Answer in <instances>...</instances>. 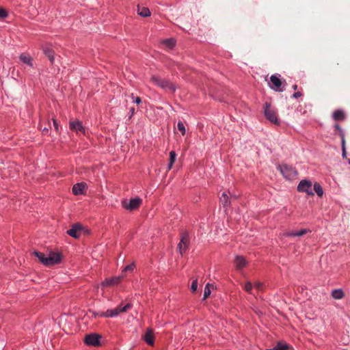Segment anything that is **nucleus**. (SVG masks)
<instances>
[{"label":"nucleus","instance_id":"f257e3e1","mask_svg":"<svg viewBox=\"0 0 350 350\" xmlns=\"http://www.w3.org/2000/svg\"><path fill=\"white\" fill-rule=\"evenodd\" d=\"M263 113L265 118L271 123L279 125L280 120L278 119L275 109L269 103L266 102L263 105Z\"/></svg>","mask_w":350,"mask_h":350},{"label":"nucleus","instance_id":"f03ea898","mask_svg":"<svg viewBox=\"0 0 350 350\" xmlns=\"http://www.w3.org/2000/svg\"><path fill=\"white\" fill-rule=\"evenodd\" d=\"M131 307L132 305L129 303L126 304L125 306L120 304L114 309L107 310L106 312H102L100 316L103 317H114L121 312H126Z\"/></svg>","mask_w":350,"mask_h":350},{"label":"nucleus","instance_id":"7ed1b4c3","mask_svg":"<svg viewBox=\"0 0 350 350\" xmlns=\"http://www.w3.org/2000/svg\"><path fill=\"white\" fill-rule=\"evenodd\" d=\"M150 80L156 85L163 90H168L170 92H174L176 90L175 85L166 79H161L156 76H152Z\"/></svg>","mask_w":350,"mask_h":350},{"label":"nucleus","instance_id":"20e7f679","mask_svg":"<svg viewBox=\"0 0 350 350\" xmlns=\"http://www.w3.org/2000/svg\"><path fill=\"white\" fill-rule=\"evenodd\" d=\"M278 168L280 169L282 174L286 179H289V180L293 179L297 175V172L291 165L284 164V165H279Z\"/></svg>","mask_w":350,"mask_h":350},{"label":"nucleus","instance_id":"39448f33","mask_svg":"<svg viewBox=\"0 0 350 350\" xmlns=\"http://www.w3.org/2000/svg\"><path fill=\"white\" fill-rule=\"evenodd\" d=\"M142 202V200L140 198L137 197V198L131 199L129 200V202H127L126 200H124L122 202V206L125 209L131 211H133V210L138 208L139 207V206L141 205Z\"/></svg>","mask_w":350,"mask_h":350},{"label":"nucleus","instance_id":"423d86ee","mask_svg":"<svg viewBox=\"0 0 350 350\" xmlns=\"http://www.w3.org/2000/svg\"><path fill=\"white\" fill-rule=\"evenodd\" d=\"M299 192H306L308 196H313L314 192L312 187V182L308 180H302L297 186Z\"/></svg>","mask_w":350,"mask_h":350},{"label":"nucleus","instance_id":"0eeeda50","mask_svg":"<svg viewBox=\"0 0 350 350\" xmlns=\"http://www.w3.org/2000/svg\"><path fill=\"white\" fill-rule=\"evenodd\" d=\"M62 258V256L59 253L50 252L48 256H46L45 265L52 266L58 264L61 262Z\"/></svg>","mask_w":350,"mask_h":350},{"label":"nucleus","instance_id":"6e6552de","mask_svg":"<svg viewBox=\"0 0 350 350\" xmlns=\"http://www.w3.org/2000/svg\"><path fill=\"white\" fill-rule=\"evenodd\" d=\"M189 243V238L187 233L182 234L180 242L178 244L179 253L183 255L187 250Z\"/></svg>","mask_w":350,"mask_h":350},{"label":"nucleus","instance_id":"1a4fd4ad","mask_svg":"<svg viewBox=\"0 0 350 350\" xmlns=\"http://www.w3.org/2000/svg\"><path fill=\"white\" fill-rule=\"evenodd\" d=\"M270 81L272 83V85L270 86L271 89L277 92L284 91V87H282V85L285 81L282 82L276 75H271Z\"/></svg>","mask_w":350,"mask_h":350},{"label":"nucleus","instance_id":"9d476101","mask_svg":"<svg viewBox=\"0 0 350 350\" xmlns=\"http://www.w3.org/2000/svg\"><path fill=\"white\" fill-rule=\"evenodd\" d=\"M82 226L80 224L76 223L72 226V228L67 230V234L70 237L77 239L81 236Z\"/></svg>","mask_w":350,"mask_h":350},{"label":"nucleus","instance_id":"9b49d317","mask_svg":"<svg viewBox=\"0 0 350 350\" xmlns=\"http://www.w3.org/2000/svg\"><path fill=\"white\" fill-rule=\"evenodd\" d=\"M70 129L77 133H82L85 135V128L82 125V122L79 120L70 121L69 124Z\"/></svg>","mask_w":350,"mask_h":350},{"label":"nucleus","instance_id":"f8f14e48","mask_svg":"<svg viewBox=\"0 0 350 350\" xmlns=\"http://www.w3.org/2000/svg\"><path fill=\"white\" fill-rule=\"evenodd\" d=\"M100 336L96 334H90L85 336V342L88 345L97 346L99 345Z\"/></svg>","mask_w":350,"mask_h":350},{"label":"nucleus","instance_id":"ddd939ff","mask_svg":"<svg viewBox=\"0 0 350 350\" xmlns=\"http://www.w3.org/2000/svg\"><path fill=\"white\" fill-rule=\"evenodd\" d=\"M87 189V185L85 183H80L74 185L72 187V193L75 195H81L85 193Z\"/></svg>","mask_w":350,"mask_h":350},{"label":"nucleus","instance_id":"4468645a","mask_svg":"<svg viewBox=\"0 0 350 350\" xmlns=\"http://www.w3.org/2000/svg\"><path fill=\"white\" fill-rule=\"evenodd\" d=\"M308 232H310V230L306 229H301L299 231L288 230L284 232L282 235L283 237H301Z\"/></svg>","mask_w":350,"mask_h":350},{"label":"nucleus","instance_id":"2eb2a0df","mask_svg":"<svg viewBox=\"0 0 350 350\" xmlns=\"http://www.w3.org/2000/svg\"><path fill=\"white\" fill-rule=\"evenodd\" d=\"M122 278H123V275H120V276H117V277L106 279L103 282L102 285L103 286H111L117 285L121 282Z\"/></svg>","mask_w":350,"mask_h":350},{"label":"nucleus","instance_id":"dca6fc26","mask_svg":"<svg viewBox=\"0 0 350 350\" xmlns=\"http://www.w3.org/2000/svg\"><path fill=\"white\" fill-rule=\"evenodd\" d=\"M143 338L148 345L152 346L154 342L152 329L148 328L145 334L143 336Z\"/></svg>","mask_w":350,"mask_h":350},{"label":"nucleus","instance_id":"f3484780","mask_svg":"<svg viewBox=\"0 0 350 350\" xmlns=\"http://www.w3.org/2000/svg\"><path fill=\"white\" fill-rule=\"evenodd\" d=\"M234 263H235L237 269H241L245 266L246 260L244 257L241 256H237L235 258Z\"/></svg>","mask_w":350,"mask_h":350},{"label":"nucleus","instance_id":"a211bd4d","mask_svg":"<svg viewBox=\"0 0 350 350\" xmlns=\"http://www.w3.org/2000/svg\"><path fill=\"white\" fill-rule=\"evenodd\" d=\"M43 52L45 54V55L49 58V59L50 60V62L53 64V62H54V55H55V52L54 51L49 47V46H45L43 48Z\"/></svg>","mask_w":350,"mask_h":350},{"label":"nucleus","instance_id":"6ab92c4d","mask_svg":"<svg viewBox=\"0 0 350 350\" xmlns=\"http://www.w3.org/2000/svg\"><path fill=\"white\" fill-rule=\"evenodd\" d=\"M19 58L20 60L23 62L24 64L29 65L30 66H33V59L29 55L26 53H22L19 56Z\"/></svg>","mask_w":350,"mask_h":350},{"label":"nucleus","instance_id":"aec40b11","mask_svg":"<svg viewBox=\"0 0 350 350\" xmlns=\"http://www.w3.org/2000/svg\"><path fill=\"white\" fill-rule=\"evenodd\" d=\"M332 117L335 120H342L345 119V116L343 111L338 109L333 113Z\"/></svg>","mask_w":350,"mask_h":350},{"label":"nucleus","instance_id":"412c9836","mask_svg":"<svg viewBox=\"0 0 350 350\" xmlns=\"http://www.w3.org/2000/svg\"><path fill=\"white\" fill-rule=\"evenodd\" d=\"M289 346L288 344L282 342H278L273 348L267 350H287Z\"/></svg>","mask_w":350,"mask_h":350},{"label":"nucleus","instance_id":"4be33fe9","mask_svg":"<svg viewBox=\"0 0 350 350\" xmlns=\"http://www.w3.org/2000/svg\"><path fill=\"white\" fill-rule=\"evenodd\" d=\"M137 13L139 15L143 16V17H147L150 15V12L148 8H139L138 7Z\"/></svg>","mask_w":350,"mask_h":350},{"label":"nucleus","instance_id":"5701e85b","mask_svg":"<svg viewBox=\"0 0 350 350\" xmlns=\"http://www.w3.org/2000/svg\"><path fill=\"white\" fill-rule=\"evenodd\" d=\"M219 200L220 202L224 207L229 206L230 204V200L228 199V196L226 193H223L221 194V196L220 197Z\"/></svg>","mask_w":350,"mask_h":350},{"label":"nucleus","instance_id":"b1692460","mask_svg":"<svg viewBox=\"0 0 350 350\" xmlns=\"http://www.w3.org/2000/svg\"><path fill=\"white\" fill-rule=\"evenodd\" d=\"M332 297L336 299H340L344 297V293L341 289H335L332 293Z\"/></svg>","mask_w":350,"mask_h":350},{"label":"nucleus","instance_id":"393cba45","mask_svg":"<svg viewBox=\"0 0 350 350\" xmlns=\"http://www.w3.org/2000/svg\"><path fill=\"white\" fill-rule=\"evenodd\" d=\"M176 152L174 151H171L170 152V162H169L168 167H167L168 170H170L172 167L173 164L176 161Z\"/></svg>","mask_w":350,"mask_h":350},{"label":"nucleus","instance_id":"a878e982","mask_svg":"<svg viewBox=\"0 0 350 350\" xmlns=\"http://www.w3.org/2000/svg\"><path fill=\"white\" fill-rule=\"evenodd\" d=\"M319 196V197H321L323 194V188L322 187L317 183H316L314 185V187L312 189Z\"/></svg>","mask_w":350,"mask_h":350},{"label":"nucleus","instance_id":"bb28decb","mask_svg":"<svg viewBox=\"0 0 350 350\" xmlns=\"http://www.w3.org/2000/svg\"><path fill=\"white\" fill-rule=\"evenodd\" d=\"M213 286L211 284L208 283L205 286L204 290V295H203V299H206L208 297V296L211 295V287Z\"/></svg>","mask_w":350,"mask_h":350},{"label":"nucleus","instance_id":"cd10ccee","mask_svg":"<svg viewBox=\"0 0 350 350\" xmlns=\"http://www.w3.org/2000/svg\"><path fill=\"white\" fill-rule=\"evenodd\" d=\"M175 43H176L175 40L172 38L166 39L163 41V44L165 46H166V47H167L169 49L173 48L175 45Z\"/></svg>","mask_w":350,"mask_h":350},{"label":"nucleus","instance_id":"c85d7f7f","mask_svg":"<svg viewBox=\"0 0 350 350\" xmlns=\"http://www.w3.org/2000/svg\"><path fill=\"white\" fill-rule=\"evenodd\" d=\"M34 254L36 257L38 258V259L40 260V261L45 265V261H46V256L44 254L42 253V252H34Z\"/></svg>","mask_w":350,"mask_h":350},{"label":"nucleus","instance_id":"c756f323","mask_svg":"<svg viewBox=\"0 0 350 350\" xmlns=\"http://www.w3.org/2000/svg\"><path fill=\"white\" fill-rule=\"evenodd\" d=\"M244 290L250 294H252L253 285L250 282H246L243 286Z\"/></svg>","mask_w":350,"mask_h":350},{"label":"nucleus","instance_id":"7c9ffc66","mask_svg":"<svg viewBox=\"0 0 350 350\" xmlns=\"http://www.w3.org/2000/svg\"><path fill=\"white\" fill-rule=\"evenodd\" d=\"M177 128L181 132V134L183 135H185V133H186V129H185V125L183 124V122L181 121H179L177 124Z\"/></svg>","mask_w":350,"mask_h":350},{"label":"nucleus","instance_id":"2f4dec72","mask_svg":"<svg viewBox=\"0 0 350 350\" xmlns=\"http://www.w3.org/2000/svg\"><path fill=\"white\" fill-rule=\"evenodd\" d=\"M334 128L336 129V130H337L338 131V135L340 137L341 140L345 139V133H344L342 129H341V127L339 126V124H335Z\"/></svg>","mask_w":350,"mask_h":350},{"label":"nucleus","instance_id":"473e14b6","mask_svg":"<svg viewBox=\"0 0 350 350\" xmlns=\"http://www.w3.org/2000/svg\"><path fill=\"white\" fill-rule=\"evenodd\" d=\"M342 144V156L343 158H346V147H345V139L341 140Z\"/></svg>","mask_w":350,"mask_h":350},{"label":"nucleus","instance_id":"72a5a7b5","mask_svg":"<svg viewBox=\"0 0 350 350\" xmlns=\"http://www.w3.org/2000/svg\"><path fill=\"white\" fill-rule=\"evenodd\" d=\"M197 288H198V280L196 279L191 283V290L192 292H196L197 290Z\"/></svg>","mask_w":350,"mask_h":350},{"label":"nucleus","instance_id":"f704fd0d","mask_svg":"<svg viewBox=\"0 0 350 350\" xmlns=\"http://www.w3.org/2000/svg\"><path fill=\"white\" fill-rule=\"evenodd\" d=\"M254 286L258 291H262L263 289V284L260 282H255Z\"/></svg>","mask_w":350,"mask_h":350},{"label":"nucleus","instance_id":"c9c22d12","mask_svg":"<svg viewBox=\"0 0 350 350\" xmlns=\"http://www.w3.org/2000/svg\"><path fill=\"white\" fill-rule=\"evenodd\" d=\"M8 16L7 11L3 8H0V18H4Z\"/></svg>","mask_w":350,"mask_h":350},{"label":"nucleus","instance_id":"e433bc0d","mask_svg":"<svg viewBox=\"0 0 350 350\" xmlns=\"http://www.w3.org/2000/svg\"><path fill=\"white\" fill-rule=\"evenodd\" d=\"M133 268H134V265L133 264L127 265V266H126L124 267V269H123L122 272L132 271V270H133Z\"/></svg>","mask_w":350,"mask_h":350},{"label":"nucleus","instance_id":"4c0bfd02","mask_svg":"<svg viewBox=\"0 0 350 350\" xmlns=\"http://www.w3.org/2000/svg\"><path fill=\"white\" fill-rule=\"evenodd\" d=\"M132 98L133 99V102L136 104H139L142 103V99L139 96H137V97H134L133 95L132 94Z\"/></svg>","mask_w":350,"mask_h":350},{"label":"nucleus","instance_id":"58836bf2","mask_svg":"<svg viewBox=\"0 0 350 350\" xmlns=\"http://www.w3.org/2000/svg\"><path fill=\"white\" fill-rule=\"evenodd\" d=\"M302 94L300 92H297L293 94V98H298L301 97Z\"/></svg>","mask_w":350,"mask_h":350},{"label":"nucleus","instance_id":"ea45409f","mask_svg":"<svg viewBox=\"0 0 350 350\" xmlns=\"http://www.w3.org/2000/svg\"><path fill=\"white\" fill-rule=\"evenodd\" d=\"M42 134L44 135H46L48 134L49 133V129L47 127H44L43 129H42Z\"/></svg>","mask_w":350,"mask_h":350},{"label":"nucleus","instance_id":"a19ab883","mask_svg":"<svg viewBox=\"0 0 350 350\" xmlns=\"http://www.w3.org/2000/svg\"><path fill=\"white\" fill-rule=\"evenodd\" d=\"M53 125H54L55 130H57L58 129V124H57V121L55 119H53Z\"/></svg>","mask_w":350,"mask_h":350},{"label":"nucleus","instance_id":"79ce46f5","mask_svg":"<svg viewBox=\"0 0 350 350\" xmlns=\"http://www.w3.org/2000/svg\"><path fill=\"white\" fill-rule=\"evenodd\" d=\"M130 111H131V116H133V115L135 113V108H134V107H132V108L130 109Z\"/></svg>","mask_w":350,"mask_h":350},{"label":"nucleus","instance_id":"37998d69","mask_svg":"<svg viewBox=\"0 0 350 350\" xmlns=\"http://www.w3.org/2000/svg\"><path fill=\"white\" fill-rule=\"evenodd\" d=\"M293 89L294 90H296L297 89V85H293Z\"/></svg>","mask_w":350,"mask_h":350},{"label":"nucleus","instance_id":"c03bdc74","mask_svg":"<svg viewBox=\"0 0 350 350\" xmlns=\"http://www.w3.org/2000/svg\"><path fill=\"white\" fill-rule=\"evenodd\" d=\"M347 161H348V163L350 164V159H348Z\"/></svg>","mask_w":350,"mask_h":350}]
</instances>
